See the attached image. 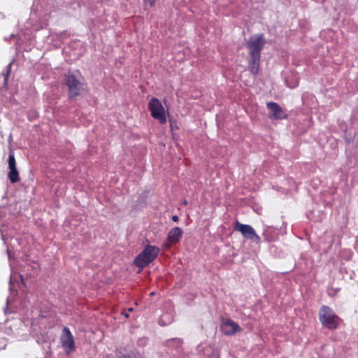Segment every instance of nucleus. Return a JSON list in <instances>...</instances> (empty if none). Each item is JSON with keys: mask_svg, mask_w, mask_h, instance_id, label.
Masks as SVG:
<instances>
[{"mask_svg": "<svg viewBox=\"0 0 358 358\" xmlns=\"http://www.w3.org/2000/svg\"><path fill=\"white\" fill-rule=\"evenodd\" d=\"M8 168L10 171L8 173V179L11 183H15L20 181L19 172L16 168V162L13 152L11 151L8 157Z\"/></svg>", "mask_w": 358, "mask_h": 358, "instance_id": "10", "label": "nucleus"}, {"mask_svg": "<svg viewBox=\"0 0 358 358\" xmlns=\"http://www.w3.org/2000/svg\"><path fill=\"white\" fill-rule=\"evenodd\" d=\"M172 220H173V222H178V217L177 215H173V216L172 217Z\"/></svg>", "mask_w": 358, "mask_h": 358, "instance_id": "14", "label": "nucleus"}, {"mask_svg": "<svg viewBox=\"0 0 358 358\" xmlns=\"http://www.w3.org/2000/svg\"><path fill=\"white\" fill-rule=\"evenodd\" d=\"M182 230L178 227L171 229L167 236L166 241L163 244L164 249L169 248L172 245H175L178 243L182 236Z\"/></svg>", "mask_w": 358, "mask_h": 358, "instance_id": "9", "label": "nucleus"}, {"mask_svg": "<svg viewBox=\"0 0 358 358\" xmlns=\"http://www.w3.org/2000/svg\"><path fill=\"white\" fill-rule=\"evenodd\" d=\"M159 252L157 246L148 245L134 259V264L141 269L156 259Z\"/></svg>", "mask_w": 358, "mask_h": 358, "instance_id": "2", "label": "nucleus"}, {"mask_svg": "<svg viewBox=\"0 0 358 358\" xmlns=\"http://www.w3.org/2000/svg\"><path fill=\"white\" fill-rule=\"evenodd\" d=\"M124 316H125L126 317H129V314H128V313H126V314H124Z\"/></svg>", "mask_w": 358, "mask_h": 358, "instance_id": "15", "label": "nucleus"}, {"mask_svg": "<svg viewBox=\"0 0 358 358\" xmlns=\"http://www.w3.org/2000/svg\"><path fill=\"white\" fill-rule=\"evenodd\" d=\"M149 108L153 118L158 120L161 124L166 121L165 110L161 102L157 98H152L149 103Z\"/></svg>", "mask_w": 358, "mask_h": 358, "instance_id": "6", "label": "nucleus"}, {"mask_svg": "<svg viewBox=\"0 0 358 358\" xmlns=\"http://www.w3.org/2000/svg\"><path fill=\"white\" fill-rule=\"evenodd\" d=\"M64 83L68 87V96L74 98L80 96L85 90L84 79L81 76H77L71 72L64 75Z\"/></svg>", "mask_w": 358, "mask_h": 358, "instance_id": "1", "label": "nucleus"}, {"mask_svg": "<svg viewBox=\"0 0 358 358\" xmlns=\"http://www.w3.org/2000/svg\"><path fill=\"white\" fill-rule=\"evenodd\" d=\"M251 60L250 62V71L256 75L257 74L260 64V55H250Z\"/></svg>", "mask_w": 358, "mask_h": 358, "instance_id": "12", "label": "nucleus"}, {"mask_svg": "<svg viewBox=\"0 0 358 358\" xmlns=\"http://www.w3.org/2000/svg\"><path fill=\"white\" fill-rule=\"evenodd\" d=\"M266 43L263 34L251 36L247 41L246 46L249 50L250 55H260V52Z\"/></svg>", "mask_w": 358, "mask_h": 358, "instance_id": "4", "label": "nucleus"}, {"mask_svg": "<svg viewBox=\"0 0 358 358\" xmlns=\"http://www.w3.org/2000/svg\"><path fill=\"white\" fill-rule=\"evenodd\" d=\"M61 344L67 354L71 353L75 350V342L73 335L67 327L63 329Z\"/></svg>", "mask_w": 358, "mask_h": 358, "instance_id": "8", "label": "nucleus"}, {"mask_svg": "<svg viewBox=\"0 0 358 358\" xmlns=\"http://www.w3.org/2000/svg\"><path fill=\"white\" fill-rule=\"evenodd\" d=\"M132 310H133V308H129V311H130V312H131V311H132Z\"/></svg>", "mask_w": 358, "mask_h": 358, "instance_id": "16", "label": "nucleus"}, {"mask_svg": "<svg viewBox=\"0 0 358 358\" xmlns=\"http://www.w3.org/2000/svg\"><path fill=\"white\" fill-rule=\"evenodd\" d=\"M234 229L235 231L240 232L245 238L251 240L257 243L260 242V237L250 225L244 224L238 221H236L234 224Z\"/></svg>", "mask_w": 358, "mask_h": 358, "instance_id": "5", "label": "nucleus"}, {"mask_svg": "<svg viewBox=\"0 0 358 358\" xmlns=\"http://www.w3.org/2000/svg\"><path fill=\"white\" fill-rule=\"evenodd\" d=\"M183 203H184V204H185V205H186V204L187 203V201H184V202H183Z\"/></svg>", "mask_w": 358, "mask_h": 358, "instance_id": "17", "label": "nucleus"}, {"mask_svg": "<svg viewBox=\"0 0 358 358\" xmlns=\"http://www.w3.org/2000/svg\"><path fill=\"white\" fill-rule=\"evenodd\" d=\"M145 5H148L150 7L155 6L156 0H143Z\"/></svg>", "mask_w": 358, "mask_h": 358, "instance_id": "13", "label": "nucleus"}, {"mask_svg": "<svg viewBox=\"0 0 358 358\" xmlns=\"http://www.w3.org/2000/svg\"><path fill=\"white\" fill-rule=\"evenodd\" d=\"M266 106L271 112L269 115L270 119L283 120L288 117V114L278 103L270 101L266 103Z\"/></svg>", "mask_w": 358, "mask_h": 358, "instance_id": "7", "label": "nucleus"}, {"mask_svg": "<svg viewBox=\"0 0 358 358\" xmlns=\"http://www.w3.org/2000/svg\"><path fill=\"white\" fill-rule=\"evenodd\" d=\"M319 318L321 323L330 329H336L338 324V317L327 306H322L321 307L319 313Z\"/></svg>", "mask_w": 358, "mask_h": 358, "instance_id": "3", "label": "nucleus"}, {"mask_svg": "<svg viewBox=\"0 0 358 358\" xmlns=\"http://www.w3.org/2000/svg\"><path fill=\"white\" fill-rule=\"evenodd\" d=\"M221 331L228 336L235 334L236 332L241 331V328L237 323L231 320H225L222 322L220 327Z\"/></svg>", "mask_w": 358, "mask_h": 358, "instance_id": "11", "label": "nucleus"}]
</instances>
